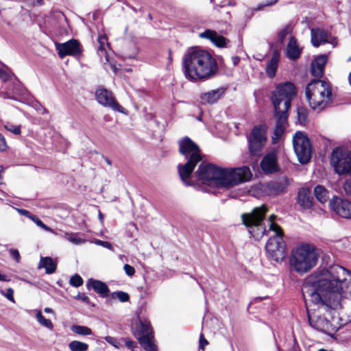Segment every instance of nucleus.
<instances>
[{
  "mask_svg": "<svg viewBox=\"0 0 351 351\" xmlns=\"http://www.w3.org/2000/svg\"><path fill=\"white\" fill-rule=\"evenodd\" d=\"M44 311H45V313H47L53 312V310L51 308H49V307H46Z\"/></svg>",
  "mask_w": 351,
  "mask_h": 351,
  "instance_id": "60",
  "label": "nucleus"
},
{
  "mask_svg": "<svg viewBox=\"0 0 351 351\" xmlns=\"http://www.w3.org/2000/svg\"><path fill=\"white\" fill-rule=\"evenodd\" d=\"M262 170L267 173H272L279 170L277 157L275 153L271 152L263 157L261 162Z\"/></svg>",
  "mask_w": 351,
  "mask_h": 351,
  "instance_id": "20",
  "label": "nucleus"
},
{
  "mask_svg": "<svg viewBox=\"0 0 351 351\" xmlns=\"http://www.w3.org/2000/svg\"><path fill=\"white\" fill-rule=\"evenodd\" d=\"M68 346L71 351H87L89 347L86 343L77 340L71 341Z\"/></svg>",
  "mask_w": 351,
  "mask_h": 351,
  "instance_id": "32",
  "label": "nucleus"
},
{
  "mask_svg": "<svg viewBox=\"0 0 351 351\" xmlns=\"http://www.w3.org/2000/svg\"><path fill=\"white\" fill-rule=\"evenodd\" d=\"M208 344V341L204 338V336L201 333L199 339V349L204 350V347Z\"/></svg>",
  "mask_w": 351,
  "mask_h": 351,
  "instance_id": "48",
  "label": "nucleus"
},
{
  "mask_svg": "<svg viewBox=\"0 0 351 351\" xmlns=\"http://www.w3.org/2000/svg\"><path fill=\"white\" fill-rule=\"evenodd\" d=\"M197 180L217 187L231 188L249 181L252 173L250 168H222L211 164L201 163L195 172Z\"/></svg>",
  "mask_w": 351,
  "mask_h": 351,
  "instance_id": "1",
  "label": "nucleus"
},
{
  "mask_svg": "<svg viewBox=\"0 0 351 351\" xmlns=\"http://www.w3.org/2000/svg\"><path fill=\"white\" fill-rule=\"evenodd\" d=\"M4 128L16 135L20 134L21 132L20 125H16L9 122L4 124Z\"/></svg>",
  "mask_w": 351,
  "mask_h": 351,
  "instance_id": "39",
  "label": "nucleus"
},
{
  "mask_svg": "<svg viewBox=\"0 0 351 351\" xmlns=\"http://www.w3.org/2000/svg\"><path fill=\"white\" fill-rule=\"evenodd\" d=\"M55 46L60 58H64L66 56H78L82 53L81 45L75 39H71L63 43H56Z\"/></svg>",
  "mask_w": 351,
  "mask_h": 351,
  "instance_id": "17",
  "label": "nucleus"
},
{
  "mask_svg": "<svg viewBox=\"0 0 351 351\" xmlns=\"http://www.w3.org/2000/svg\"><path fill=\"white\" fill-rule=\"evenodd\" d=\"M296 95V88L291 82L278 84L271 93L275 112H288L291 100Z\"/></svg>",
  "mask_w": 351,
  "mask_h": 351,
  "instance_id": "9",
  "label": "nucleus"
},
{
  "mask_svg": "<svg viewBox=\"0 0 351 351\" xmlns=\"http://www.w3.org/2000/svg\"><path fill=\"white\" fill-rule=\"evenodd\" d=\"M18 212L21 215L26 216V217H29V219H30V217L33 215L30 214V213L28 210H25V209H18Z\"/></svg>",
  "mask_w": 351,
  "mask_h": 351,
  "instance_id": "54",
  "label": "nucleus"
},
{
  "mask_svg": "<svg viewBox=\"0 0 351 351\" xmlns=\"http://www.w3.org/2000/svg\"><path fill=\"white\" fill-rule=\"evenodd\" d=\"M275 117L276 119V124L274 130V138H280L285 130L287 123V112H275Z\"/></svg>",
  "mask_w": 351,
  "mask_h": 351,
  "instance_id": "24",
  "label": "nucleus"
},
{
  "mask_svg": "<svg viewBox=\"0 0 351 351\" xmlns=\"http://www.w3.org/2000/svg\"><path fill=\"white\" fill-rule=\"evenodd\" d=\"M9 253L10 256L17 262L20 261V254L18 250L11 248L9 250Z\"/></svg>",
  "mask_w": 351,
  "mask_h": 351,
  "instance_id": "45",
  "label": "nucleus"
},
{
  "mask_svg": "<svg viewBox=\"0 0 351 351\" xmlns=\"http://www.w3.org/2000/svg\"><path fill=\"white\" fill-rule=\"evenodd\" d=\"M314 328L324 333L329 334L335 330L331 322L324 317H319L315 324Z\"/></svg>",
  "mask_w": 351,
  "mask_h": 351,
  "instance_id": "29",
  "label": "nucleus"
},
{
  "mask_svg": "<svg viewBox=\"0 0 351 351\" xmlns=\"http://www.w3.org/2000/svg\"><path fill=\"white\" fill-rule=\"evenodd\" d=\"M83 282V279L77 274L73 276L69 280L71 285H82Z\"/></svg>",
  "mask_w": 351,
  "mask_h": 351,
  "instance_id": "44",
  "label": "nucleus"
},
{
  "mask_svg": "<svg viewBox=\"0 0 351 351\" xmlns=\"http://www.w3.org/2000/svg\"><path fill=\"white\" fill-rule=\"evenodd\" d=\"M225 88H219L204 93L200 95L201 103L204 105L216 103L225 93Z\"/></svg>",
  "mask_w": 351,
  "mask_h": 351,
  "instance_id": "22",
  "label": "nucleus"
},
{
  "mask_svg": "<svg viewBox=\"0 0 351 351\" xmlns=\"http://www.w3.org/2000/svg\"><path fill=\"white\" fill-rule=\"evenodd\" d=\"M45 113L47 114L48 113V110L47 109H45V108H43V114H45Z\"/></svg>",
  "mask_w": 351,
  "mask_h": 351,
  "instance_id": "64",
  "label": "nucleus"
},
{
  "mask_svg": "<svg viewBox=\"0 0 351 351\" xmlns=\"http://www.w3.org/2000/svg\"><path fill=\"white\" fill-rule=\"evenodd\" d=\"M199 37L210 40L215 46L218 47H223L226 45V39L218 34L215 31L211 29H206L199 34Z\"/></svg>",
  "mask_w": 351,
  "mask_h": 351,
  "instance_id": "23",
  "label": "nucleus"
},
{
  "mask_svg": "<svg viewBox=\"0 0 351 351\" xmlns=\"http://www.w3.org/2000/svg\"><path fill=\"white\" fill-rule=\"evenodd\" d=\"M8 147L5 139L4 136L0 134V151L3 152L5 151Z\"/></svg>",
  "mask_w": 351,
  "mask_h": 351,
  "instance_id": "50",
  "label": "nucleus"
},
{
  "mask_svg": "<svg viewBox=\"0 0 351 351\" xmlns=\"http://www.w3.org/2000/svg\"><path fill=\"white\" fill-rule=\"evenodd\" d=\"M169 60L170 62H171V61H172L171 51H169Z\"/></svg>",
  "mask_w": 351,
  "mask_h": 351,
  "instance_id": "63",
  "label": "nucleus"
},
{
  "mask_svg": "<svg viewBox=\"0 0 351 351\" xmlns=\"http://www.w3.org/2000/svg\"><path fill=\"white\" fill-rule=\"evenodd\" d=\"M289 184L290 180L284 176L269 182L267 184V188L271 194L279 195L285 193Z\"/></svg>",
  "mask_w": 351,
  "mask_h": 351,
  "instance_id": "21",
  "label": "nucleus"
},
{
  "mask_svg": "<svg viewBox=\"0 0 351 351\" xmlns=\"http://www.w3.org/2000/svg\"><path fill=\"white\" fill-rule=\"evenodd\" d=\"M64 238L75 245H81L85 243V240L81 238L78 233L66 232L64 234Z\"/></svg>",
  "mask_w": 351,
  "mask_h": 351,
  "instance_id": "34",
  "label": "nucleus"
},
{
  "mask_svg": "<svg viewBox=\"0 0 351 351\" xmlns=\"http://www.w3.org/2000/svg\"><path fill=\"white\" fill-rule=\"evenodd\" d=\"M343 189L348 195H351V180L346 181Z\"/></svg>",
  "mask_w": 351,
  "mask_h": 351,
  "instance_id": "52",
  "label": "nucleus"
},
{
  "mask_svg": "<svg viewBox=\"0 0 351 351\" xmlns=\"http://www.w3.org/2000/svg\"><path fill=\"white\" fill-rule=\"evenodd\" d=\"M95 98L100 105L109 108L114 111L126 114L124 108L117 102L113 93L110 90L103 87H99L95 91Z\"/></svg>",
  "mask_w": 351,
  "mask_h": 351,
  "instance_id": "16",
  "label": "nucleus"
},
{
  "mask_svg": "<svg viewBox=\"0 0 351 351\" xmlns=\"http://www.w3.org/2000/svg\"><path fill=\"white\" fill-rule=\"evenodd\" d=\"M38 267L45 268L47 274H52L56 271V263L50 257H41Z\"/></svg>",
  "mask_w": 351,
  "mask_h": 351,
  "instance_id": "30",
  "label": "nucleus"
},
{
  "mask_svg": "<svg viewBox=\"0 0 351 351\" xmlns=\"http://www.w3.org/2000/svg\"><path fill=\"white\" fill-rule=\"evenodd\" d=\"M291 32V27L289 25H287L283 28L278 34V40L282 43L286 36Z\"/></svg>",
  "mask_w": 351,
  "mask_h": 351,
  "instance_id": "42",
  "label": "nucleus"
},
{
  "mask_svg": "<svg viewBox=\"0 0 351 351\" xmlns=\"http://www.w3.org/2000/svg\"><path fill=\"white\" fill-rule=\"evenodd\" d=\"M75 298H77L78 300L83 301L85 303H88L89 302L88 297L84 293H78Z\"/></svg>",
  "mask_w": 351,
  "mask_h": 351,
  "instance_id": "53",
  "label": "nucleus"
},
{
  "mask_svg": "<svg viewBox=\"0 0 351 351\" xmlns=\"http://www.w3.org/2000/svg\"><path fill=\"white\" fill-rule=\"evenodd\" d=\"M308 290L312 302L326 311L341 307L343 287H311Z\"/></svg>",
  "mask_w": 351,
  "mask_h": 351,
  "instance_id": "6",
  "label": "nucleus"
},
{
  "mask_svg": "<svg viewBox=\"0 0 351 351\" xmlns=\"http://www.w3.org/2000/svg\"><path fill=\"white\" fill-rule=\"evenodd\" d=\"M313 198L311 196V190L308 188H302L298 194V203L304 209H309L312 207Z\"/></svg>",
  "mask_w": 351,
  "mask_h": 351,
  "instance_id": "25",
  "label": "nucleus"
},
{
  "mask_svg": "<svg viewBox=\"0 0 351 351\" xmlns=\"http://www.w3.org/2000/svg\"><path fill=\"white\" fill-rule=\"evenodd\" d=\"M305 93L310 107L318 112L324 109L332 101L331 86L324 80H312L307 84Z\"/></svg>",
  "mask_w": 351,
  "mask_h": 351,
  "instance_id": "7",
  "label": "nucleus"
},
{
  "mask_svg": "<svg viewBox=\"0 0 351 351\" xmlns=\"http://www.w3.org/2000/svg\"><path fill=\"white\" fill-rule=\"evenodd\" d=\"M134 343H135L134 341H133L129 339H125V346L128 348H132L134 346Z\"/></svg>",
  "mask_w": 351,
  "mask_h": 351,
  "instance_id": "56",
  "label": "nucleus"
},
{
  "mask_svg": "<svg viewBox=\"0 0 351 351\" xmlns=\"http://www.w3.org/2000/svg\"><path fill=\"white\" fill-rule=\"evenodd\" d=\"M0 281L2 282H8V277L5 275L0 274Z\"/></svg>",
  "mask_w": 351,
  "mask_h": 351,
  "instance_id": "58",
  "label": "nucleus"
},
{
  "mask_svg": "<svg viewBox=\"0 0 351 351\" xmlns=\"http://www.w3.org/2000/svg\"><path fill=\"white\" fill-rule=\"evenodd\" d=\"M249 151L252 156H261L267 142V127L265 125L254 126L247 136Z\"/></svg>",
  "mask_w": 351,
  "mask_h": 351,
  "instance_id": "14",
  "label": "nucleus"
},
{
  "mask_svg": "<svg viewBox=\"0 0 351 351\" xmlns=\"http://www.w3.org/2000/svg\"><path fill=\"white\" fill-rule=\"evenodd\" d=\"M71 330L75 334L84 336L90 335L93 333L92 330L85 326L73 325L71 327Z\"/></svg>",
  "mask_w": 351,
  "mask_h": 351,
  "instance_id": "33",
  "label": "nucleus"
},
{
  "mask_svg": "<svg viewBox=\"0 0 351 351\" xmlns=\"http://www.w3.org/2000/svg\"><path fill=\"white\" fill-rule=\"evenodd\" d=\"M330 208L339 216L351 219V202L339 197H334L330 200Z\"/></svg>",
  "mask_w": 351,
  "mask_h": 351,
  "instance_id": "18",
  "label": "nucleus"
},
{
  "mask_svg": "<svg viewBox=\"0 0 351 351\" xmlns=\"http://www.w3.org/2000/svg\"><path fill=\"white\" fill-rule=\"evenodd\" d=\"M277 1H278V0H270V1H267L264 3V5H265V6L271 5L274 4V3H276Z\"/></svg>",
  "mask_w": 351,
  "mask_h": 351,
  "instance_id": "59",
  "label": "nucleus"
},
{
  "mask_svg": "<svg viewBox=\"0 0 351 351\" xmlns=\"http://www.w3.org/2000/svg\"><path fill=\"white\" fill-rule=\"evenodd\" d=\"M311 43L317 47L324 43H330L335 47L337 45L336 39L331 36V35L324 29L313 28L311 30Z\"/></svg>",
  "mask_w": 351,
  "mask_h": 351,
  "instance_id": "19",
  "label": "nucleus"
},
{
  "mask_svg": "<svg viewBox=\"0 0 351 351\" xmlns=\"http://www.w3.org/2000/svg\"><path fill=\"white\" fill-rule=\"evenodd\" d=\"M94 291L99 294L101 297H106L109 293L108 287H92Z\"/></svg>",
  "mask_w": 351,
  "mask_h": 351,
  "instance_id": "43",
  "label": "nucleus"
},
{
  "mask_svg": "<svg viewBox=\"0 0 351 351\" xmlns=\"http://www.w3.org/2000/svg\"><path fill=\"white\" fill-rule=\"evenodd\" d=\"M13 73L8 69V68H0V79L3 82L8 81Z\"/></svg>",
  "mask_w": 351,
  "mask_h": 351,
  "instance_id": "41",
  "label": "nucleus"
},
{
  "mask_svg": "<svg viewBox=\"0 0 351 351\" xmlns=\"http://www.w3.org/2000/svg\"><path fill=\"white\" fill-rule=\"evenodd\" d=\"M132 328L136 338L141 345L147 351H156V346L154 343L152 328L149 321L141 319L138 314L136 319L132 323Z\"/></svg>",
  "mask_w": 351,
  "mask_h": 351,
  "instance_id": "12",
  "label": "nucleus"
},
{
  "mask_svg": "<svg viewBox=\"0 0 351 351\" xmlns=\"http://www.w3.org/2000/svg\"><path fill=\"white\" fill-rule=\"evenodd\" d=\"M95 243L97 245H100V246H102L104 247H106L107 249H109V250H112V246L111 245L110 243L108 242V241H101V240H99V239H96L95 241Z\"/></svg>",
  "mask_w": 351,
  "mask_h": 351,
  "instance_id": "46",
  "label": "nucleus"
},
{
  "mask_svg": "<svg viewBox=\"0 0 351 351\" xmlns=\"http://www.w3.org/2000/svg\"><path fill=\"white\" fill-rule=\"evenodd\" d=\"M112 298H117L121 302H125L129 300V295L123 291H115L112 293Z\"/></svg>",
  "mask_w": 351,
  "mask_h": 351,
  "instance_id": "40",
  "label": "nucleus"
},
{
  "mask_svg": "<svg viewBox=\"0 0 351 351\" xmlns=\"http://www.w3.org/2000/svg\"><path fill=\"white\" fill-rule=\"evenodd\" d=\"M279 60L280 54L278 52L275 51L271 58L267 64L266 73L271 78L274 77L276 75Z\"/></svg>",
  "mask_w": 351,
  "mask_h": 351,
  "instance_id": "28",
  "label": "nucleus"
},
{
  "mask_svg": "<svg viewBox=\"0 0 351 351\" xmlns=\"http://www.w3.org/2000/svg\"><path fill=\"white\" fill-rule=\"evenodd\" d=\"M179 151L187 159L185 164L178 166L179 176L185 184L191 185V173L202 160L199 148L191 138L185 137L179 141Z\"/></svg>",
  "mask_w": 351,
  "mask_h": 351,
  "instance_id": "5",
  "label": "nucleus"
},
{
  "mask_svg": "<svg viewBox=\"0 0 351 351\" xmlns=\"http://www.w3.org/2000/svg\"><path fill=\"white\" fill-rule=\"evenodd\" d=\"M302 52V48L300 47L297 40L294 37H291L287 47V56L290 59L295 60L298 59Z\"/></svg>",
  "mask_w": 351,
  "mask_h": 351,
  "instance_id": "27",
  "label": "nucleus"
},
{
  "mask_svg": "<svg viewBox=\"0 0 351 351\" xmlns=\"http://www.w3.org/2000/svg\"><path fill=\"white\" fill-rule=\"evenodd\" d=\"M298 121L302 125H305L307 122L308 112L304 108H298Z\"/></svg>",
  "mask_w": 351,
  "mask_h": 351,
  "instance_id": "37",
  "label": "nucleus"
},
{
  "mask_svg": "<svg viewBox=\"0 0 351 351\" xmlns=\"http://www.w3.org/2000/svg\"><path fill=\"white\" fill-rule=\"evenodd\" d=\"M99 45H106L107 43V38L105 36H101L98 38Z\"/></svg>",
  "mask_w": 351,
  "mask_h": 351,
  "instance_id": "55",
  "label": "nucleus"
},
{
  "mask_svg": "<svg viewBox=\"0 0 351 351\" xmlns=\"http://www.w3.org/2000/svg\"><path fill=\"white\" fill-rule=\"evenodd\" d=\"M293 145L299 161L305 164L308 162L312 154V148L307 136L302 132H297L293 137Z\"/></svg>",
  "mask_w": 351,
  "mask_h": 351,
  "instance_id": "15",
  "label": "nucleus"
},
{
  "mask_svg": "<svg viewBox=\"0 0 351 351\" xmlns=\"http://www.w3.org/2000/svg\"><path fill=\"white\" fill-rule=\"evenodd\" d=\"M327 62V56L322 55L318 56L311 63V73L313 75L316 77L322 76L324 73L325 64Z\"/></svg>",
  "mask_w": 351,
  "mask_h": 351,
  "instance_id": "26",
  "label": "nucleus"
},
{
  "mask_svg": "<svg viewBox=\"0 0 351 351\" xmlns=\"http://www.w3.org/2000/svg\"><path fill=\"white\" fill-rule=\"evenodd\" d=\"M185 77L191 81H197L213 77L218 71L215 59L207 51L195 49L186 53L182 62Z\"/></svg>",
  "mask_w": 351,
  "mask_h": 351,
  "instance_id": "2",
  "label": "nucleus"
},
{
  "mask_svg": "<svg viewBox=\"0 0 351 351\" xmlns=\"http://www.w3.org/2000/svg\"><path fill=\"white\" fill-rule=\"evenodd\" d=\"M105 340L108 343H110V345L116 347V348H119V346H120V343L118 342V341L117 340V339H115L114 337H110V336H106L105 337Z\"/></svg>",
  "mask_w": 351,
  "mask_h": 351,
  "instance_id": "47",
  "label": "nucleus"
},
{
  "mask_svg": "<svg viewBox=\"0 0 351 351\" xmlns=\"http://www.w3.org/2000/svg\"><path fill=\"white\" fill-rule=\"evenodd\" d=\"M105 158V161L106 162V163L108 165H112V162L111 160L108 158Z\"/></svg>",
  "mask_w": 351,
  "mask_h": 351,
  "instance_id": "62",
  "label": "nucleus"
},
{
  "mask_svg": "<svg viewBox=\"0 0 351 351\" xmlns=\"http://www.w3.org/2000/svg\"><path fill=\"white\" fill-rule=\"evenodd\" d=\"M306 280L307 285H351V272L339 265H333L328 269L318 268Z\"/></svg>",
  "mask_w": 351,
  "mask_h": 351,
  "instance_id": "3",
  "label": "nucleus"
},
{
  "mask_svg": "<svg viewBox=\"0 0 351 351\" xmlns=\"http://www.w3.org/2000/svg\"><path fill=\"white\" fill-rule=\"evenodd\" d=\"M99 220L101 221V222H103L104 215H102V213L101 212H99Z\"/></svg>",
  "mask_w": 351,
  "mask_h": 351,
  "instance_id": "61",
  "label": "nucleus"
},
{
  "mask_svg": "<svg viewBox=\"0 0 351 351\" xmlns=\"http://www.w3.org/2000/svg\"><path fill=\"white\" fill-rule=\"evenodd\" d=\"M86 285H106L104 282L99 280H94L93 278H90L86 282Z\"/></svg>",
  "mask_w": 351,
  "mask_h": 351,
  "instance_id": "51",
  "label": "nucleus"
},
{
  "mask_svg": "<svg viewBox=\"0 0 351 351\" xmlns=\"http://www.w3.org/2000/svg\"><path fill=\"white\" fill-rule=\"evenodd\" d=\"M267 211V208L263 205L255 208L250 213L241 215L243 223L248 228L250 234L256 239H260L266 232V229L261 225V222Z\"/></svg>",
  "mask_w": 351,
  "mask_h": 351,
  "instance_id": "11",
  "label": "nucleus"
},
{
  "mask_svg": "<svg viewBox=\"0 0 351 351\" xmlns=\"http://www.w3.org/2000/svg\"><path fill=\"white\" fill-rule=\"evenodd\" d=\"M274 215L269 217V230L274 233L270 237L265 245V250L268 256L274 261L278 262L282 261L286 255V243L283 239L282 229L274 222Z\"/></svg>",
  "mask_w": 351,
  "mask_h": 351,
  "instance_id": "8",
  "label": "nucleus"
},
{
  "mask_svg": "<svg viewBox=\"0 0 351 351\" xmlns=\"http://www.w3.org/2000/svg\"><path fill=\"white\" fill-rule=\"evenodd\" d=\"M98 52L100 56L102 54H106V45H99Z\"/></svg>",
  "mask_w": 351,
  "mask_h": 351,
  "instance_id": "57",
  "label": "nucleus"
},
{
  "mask_svg": "<svg viewBox=\"0 0 351 351\" xmlns=\"http://www.w3.org/2000/svg\"><path fill=\"white\" fill-rule=\"evenodd\" d=\"M30 219H32L38 227L45 230V231L52 232V233L54 232L53 230L51 228L46 226L37 216L32 215L30 217Z\"/></svg>",
  "mask_w": 351,
  "mask_h": 351,
  "instance_id": "38",
  "label": "nucleus"
},
{
  "mask_svg": "<svg viewBox=\"0 0 351 351\" xmlns=\"http://www.w3.org/2000/svg\"><path fill=\"white\" fill-rule=\"evenodd\" d=\"M0 293L5 296L9 301L15 302L14 298V290L9 287L6 288L5 287H0Z\"/></svg>",
  "mask_w": 351,
  "mask_h": 351,
  "instance_id": "36",
  "label": "nucleus"
},
{
  "mask_svg": "<svg viewBox=\"0 0 351 351\" xmlns=\"http://www.w3.org/2000/svg\"><path fill=\"white\" fill-rule=\"evenodd\" d=\"M296 95V88L291 82L278 84L271 93L275 112H288L291 100Z\"/></svg>",
  "mask_w": 351,
  "mask_h": 351,
  "instance_id": "10",
  "label": "nucleus"
},
{
  "mask_svg": "<svg viewBox=\"0 0 351 351\" xmlns=\"http://www.w3.org/2000/svg\"><path fill=\"white\" fill-rule=\"evenodd\" d=\"M123 268L125 272L130 276H132L135 272L134 268L130 265L125 264Z\"/></svg>",
  "mask_w": 351,
  "mask_h": 351,
  "instance_id": "49",
  "label": "nucleus"
},
{
  "mask_svg": "<svg viewBox=\"0 0 351 351\" xmlns=\"http://www.w3.org/2000/svg\"><path fill=\"white\" fill-rule=\"evenodd\" d=\"M331 164L339 175H351V151L337 147L332 152Z\"/></svg>",
  "mask_w": 351,
  "mask_h": 351,
  "instance_id": "13",
  "label": "nucleus"
},
{
  "mask_svg": "<svg viewBox=\"0 0 351 351\" xmlns=\"http://www.w3.org/2000/svg\"><path fill=\"white\" fill-rule=\"evenodd\" d=\"M314 194L316 199L321 203L326 202L328 199V191L322 185H317L314 189Z\"/></svg>",
  "mask_w": 351,
  "mask_h": 351,
  "instance_id": "31",
  "label": "nucleus"
},
{
  "mask_svg": "<svg viewBox=\"0 0 351 351\" xmlns=\"http://www.w3.org/2000/svg\"><path fill=\"white\" fill-rule=\"evenodd\" d=\"M36 317L37 321L42 325L45 326L46 328L49 329H52L53 327V325L50 319H46L43 317L42 315V313L40 311H38L37 313L36 314Z\"/></svg>",
  "mask_w": 351,
  "mask_h": 351,
  "instance_id": "35",
  "label": "nucleus"
},
{
  "mask_svg": "<svg viewBox=\"0 0 351 351\" xmlns=\"http://www.w3.org/2000/svg\"><path fill=\"white\" fill-rule=\"evenodd\" d=\"M319 256L317 249L313 244L298 243L291 251V265L296 272L305 274L317 265Z\"/></svg>",
  "mask_w": 351,
  "mask_h": 351,
  "instance_id": "4",
  "label": "nucleus"
}]
</instances>
